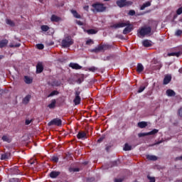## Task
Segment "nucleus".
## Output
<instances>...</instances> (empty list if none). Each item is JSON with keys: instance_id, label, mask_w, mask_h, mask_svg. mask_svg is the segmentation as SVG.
I'll return each mask as SVG.
<instances>
[{"instance_id": "19", "label": "nucleus", "mask_w": 182, "mask_h": 182, "mask_svg": "<svg viewBox=\"0 0 182 182\" xmlns=\"http://www.w3.org/2000/svg\"><path fill=\"white\" fill-rule=\"evenodd\" d=\"M71 14H73V17L76 19L82 18V16L77 13L76 10H71Z\"/></svg>"}, {"instance_id": "45", "label": "nucleus", "mask_w": 182, "mask_h": 182, "mask_svg": "<svg viewBox=\"0 0 182 182\" xmlns=\"http://www.w3.org/2000/svg\"><path fill=\"white\" fill-rule=\"evenodd\" d=\"M145 89H146V87H145V86H141V87L139 88L138 92H139V93H141V92H144Z\"/></svg>"}, {"instance_id": "28", "label": "nucleus", "mask_w": 182, "mask_h": 182, "mask_svg": "<svg viewBox=\"0 0 182 182\" xmlns=\"http://www.w3.org/2000/svg\"><path fill=\"white\" fill-rule=\"evenodd\" d=\"M146 126H147V123L146 122H140L138 123V127L140 129H144L146 127Z\"/></svg>"}, {"instance_id": "37", "label": "nucleus", "mask_w": 182, "mask_h": 182, "mask_svg": "<svg viewBox=\"0 0 182 182\" xmlns=\"http://www.w3.org/2000/svg\"><path fill=\"white\" fill-rule=\"evenodd\" d=\"M9 182H20V180L18 178H9Z\"/></svg>"}, {"instance_id": "39", "label": "nucleus", "mask_w": 182, "mask_h": 182, "mask_svg": "<svg viewBox=\"0 0 182 182\" xmlns=\"http://www.w3.org/2000/svg\"><path fill=\"white\" fill-rule=\"evenodd\" d=\"M182 34V31L178 29L176 30V33H175V36H181V35Z\"/></svg>"}, {"instance_id": "12", "label": "nucleus", "mask_w": 182, "mask_h": 182, "mask_svg": "<svg viewBox=\"0 0 182 182\" xmlns=\"http://www.w3.org/2000/svg\"><path fill=\"white\" fill-rule=\"evenodd\" d=\"M126 26L127 27L125 28H124V30L122 31V33L124 35H127V34L129 33L130 32H132V27L131 24Z\"/></svg>"}, {"instance_id": "40", "label": "nucleus", "mask_w": 182, "mask_h": 182, "mask_svg": "<svg viewBox=\"0 0 182 182\" xmlns=\"http://www.w3.org/2000/svg\"><path fill=\"white\" fill-rule=\"evenodd\" d=\"M52 161H53V162H55V163H58V161H59V159H58V156H53L52 157Z\"/></svg>"}, {"instance_id": "24", "label": "nucleus", "mask_w": 182, "mask_h": 182, "mask_svg": "<svg viewBox=\"0 0 182 182\" xmlns=\"http://www.w3.org/2000/svg\"><path fill=\"white\" fill-rule=\"evenodd\" d=\"M24 81H25L26 84L30 85V84L32 83L33 79L31 77H28V76H25L24 77Z\"/></svg>"}, {"instance_id": "16", "label": "nucleus", "mask_w": 182, "mask_h": 182, "mask_svg": "<svg viewBox=\"0 0 182 182\" xmlns=\"http://www.w3.org/2000/svg\"><path fill=\"white\" fill-rule=\"evenodd\" d=\"M10 172H11V173L13 175H18V174H19L18 167V166H14L12 168H10Z\"/></svg>"}, {"instance_id": "58", "label": "nucleus", "mask_w": 182, "mask_h": 182, "mask_svg": "<svg viewBox=\"0 0 182 182\" xmlns=\"http://www.w3.org/2000/svg\"><path fill=\"white\" fill-rule=\"evenodd\" d=\"M110 149H111V146H107L105 149H106L107 151L109 152Z\"/></svg>"}, {"instance_id": "46", "label": "nucleus", "mask_w": 182, "mask_h": 182, "mask_svg": "<svg viewBox=\"0 0 182 182\" xmlns=\"http://www.w3.org/2000/svg\"><path fill=\"white\" fill-rule=\"evenodd\" d=\"M53 86H55V87L60 86V82L58 81H54L53 82Z\"/></svg>"}, {"instance_id": "29", "label": "nucleus", "mask_w": 182, "mask_h": 182, "mask_svg": "<svg viewBox=\"0 0 182 182\" xmlns=\"http://www.w3.org/2000/svg\"><path fill=\"white\" fill-rule=\"evenodd\" d=\"M61 20L60 17H58L55 15H53L51 17V21L53 22H59Z\"/></svg>"}, {"instance_id": "60", "label": "nucleus", "mask_w": 182, "mask_h": 182, "mask_svg": "<svg viewBox=\"0 0 182 182\" xmlns=\"http://www.w3.org/2000/svg\"><path fill=\"white\" fill-rule=\"evenodd\" d=\"M3 58H4V55H0V60H2Z\"/></svg>"}, {"instance_id": "18", "label": "nucleus", "mask_w": 182, "mask_h": 182, "mask_svg": "<svg viewBox=\"0 0 182 182\" xmlns=\"http://www.w3.org/2000/svg\"><path fill=\"white\" fill-rule=\"evenodd\" d=\"M9 44V40L3 39L0 41V48H5Z\"/></svg>"}, {"instance_id": "36", "label": "nucleus", "mask_w": 182, "mask_h": 182, "mask_svg": "<svg viewBox=\"0 0 182 182\" xmlns=\"http://www.w3.org/2000/svg\"><path fill=\"white\" fill-rule=\"evenodd\" d=\"M159 130L156 129H153L152 131H150L148 132L149 135H154L158 134Z\"/></svg>"}, {"instance_id": "13", "label": "nucleus", "mask_w": 182, "mask_h": 182, "mask_svg": "<svg viewBox=\"0 0 182 182\" xmlns=\"http://www.w3.org/2000/svg\"><path fill=\"white\" fill-rule=\"evenodd\" d=\"M60 172L53 171L52 172H50L49 176L51 178H56L58 176H60Z\"/></svg>"}, {"instance_id": "43", "label": "nucleus", "mask_w": 182, "mask_h": 182, "mask_svg": "<svg viewBox=\"0 0 182 182\" xmlns=\"http://www.w3.org/2000/svg\"><path fill=\"white\" fill-rule=\"evenodd\" d=\"M37 48L38 50H42L44 48V46L42 43H39L37 45Z\"/></svg>"}, {"instance_id": "22", "label": "nucleus", "mask_w": 182, "mask_h": 182, "mask_svg": "<svg viewBox=\"0 0 182 182\" xmlns=\"http://www.w3.org/2000/svg\"><path fill=\"white\" fill-rule=\"evenodd\" d=\"M166 95L168 97H175L176 95V93L173 90L168 89L166 90Z\"/></svg>"}, {"instance_id": "49", "label": "nucleus", "mask_w": 182, "mask_h": 182, "mask_svg": "<svg viewBox=\"0 0 182 182\" xmlns=\"http://www.w3.org/2000/svg\"><path fill=\"white\" fill-rule=\"evenodd\" d=\"M97 70V68H95V67H91V68H89V70L91 71V72H92V73H95V71H96Z\"/></svg>"}, {"instance_id": "8", "label": "nucleus", "mask_w": 182, "mask_h": 182, "mask_svg": "<svg viewBox=\"0 0 182 182\" xmlns=\"http://www.w3.org/2000/svg\"><path fill=\"white\" fill-rule=\"evenodd\" d=\"M127 4H129V5H132V1L124 2V1H122L121 0H118L116 1L117 6H118L119 8H124L127 5Z\"/></svg>"}, {"instance_id": "20", "label": "nucleus", "mask_w": 182, "mask_h": 182, "mask_svg": "<svg viewBox=\"0 0 182 182\" xmlns=\"http://www.w3.org/2000/svg\"><path fill=\"white\" fill-rule=\"evenodd\" d=\"M151 5V1H147L145 4H143L141 7H140V10L141 11H144L146 8L150 7Z\"/></svg>"}, {"instance_id": "57", "label": "nucleus", "mask_w": 182, "mask_h": 182, "mask_svg": "<svg viewBox=\"0 0 182 182\" xmlns=\"http://www.w3.org/2000/svg\"><path fill=\"white\" fill-rule=\"evenodd\" d=\"M84 9L86 11H89V9H90V6H89V5H87V6H84Z\"/></svg>"}, {"instance_id": "34", "label": "nucleus", "mask_w": 182, "mask_h": 182, "mask_svg": "<svg viewBox=\"0 0 182 182\" xmlns=\"http://www.w3.org/2000/svg\"><path fill=\"white\" fill-rule=\"evenodd\" d=\"M59 94L58 91L57 90H53L51 93H50L48 95V97H53L55 95H58Z\"/></svg>"}, {"instance_id": "56", "label": "nucleus", "mask_w": 182, "mask_h": 182, "mask_svg": "<svg viewBox=\"0 0 182 182\" xmlns=\"http://www.w3.org/2000/svg\"><path fill=\"white\" fill-rule=\"evenodd\" d=\"M114 182H123V179L122 178H115Z\"/></svg>"}, {"instance_id": "17", "label": "nucleus", "mask_w": 182, "mask_h": 182, "mask_svg": "<svg viewBox=\"0 0 182 182\" xmlns=\"http://www.w3.org/2000/svg\"><path fill=\"white\" fill-rule=\"evenodd\" d=\"M142 45H143L144 47H146V48L151 47L152 46L151 41H150V40H144L142 41Z\"/></svg>"}, {"instance_id": "44", "label": "nucleus", "mask_w": 182, "mask_h": 182, "mask_svg": "<svg viewBox=\"0 0 182 182\" xmlns=\"http://www.w3.org/2000/svg\"><path fill=\"white\" fill-rule=\"evenodd\" d=\"M91 44H94V41L92 39L87 40L86 45L90 46Z\"/></svg>"}, {"instance_id": "7", "label": "nucleus", "mask_w": 182, "mask_h": 182, "mask_svg": "<svg viewBox=\"0 0 182 182\" xmlns=\"http://www.w3.org/2000/svg\"><path fill=\"white\" fill-rule=\"evenodd\" d=\"M130 26V22L128 21L127 23H114L112 26V28H114L115 29L117 28H124L125 26Z\"/></svg>"}, {"instance_id": "5", "label": "nucleus", "mask_w": 182, "mask_h": 182, "mask_svg": "<svg viewBox=\"0 0 182 182\" xmlns=\"http://www.w3.org/2000/svg\"><path fill=\"white\" fill-rule=\"evenodd\" d=\"M151 28L150 26H148V27H144L139 29V34L141 37H144L146 35H149V33H151Z\"/></svg>"}, {"instance_id": "33", "label": "nucleus", "mask_w": 182, "mask_h": 182, "mask_svg": "<svg viewBox=\"0 0 182 182\" xmlns=\"http://www.w3.org/2000/svg\"><path fill=\"white\" fill-rule=\"evenodd\" d=\"M6 23L7 25H9V26H15V23L13 22L11 19L7 18L6 20Z\"/></svg>"}, {"instance_id": "59", "label": "nucleus", "mask_w": 182, "mask_h": 182, "mask_svg": "<svg viewBox=\"0 0 182 182\" xmlns=\"http://www.w3.org/2000/svg\"><path fill=\"white\" fill-rule=\"evenodd\" d=\"M176 160H182V156L176 158Z\"/></svg>"}, {"instance_id": "30", "label": "nucleus", "mask_w": 182, "mask_h": 182, "mask_svg": "<svg viewBox=\"0 0 182 182\" xmlns=\"http://www.w3.org/2000/svg\"><path fill=\"white\" fill-rule=\"evenodd\" d=\"M181 55H182V53L181 51L177 52V53H168V56H176L177 58H178Z\"/></svg>"}, {"instance_id": "63", "label": "nucleus", "mask_w": 182, "mask_h": 182, "mask_svg": "<svg viewBox=\"0 0 182 182\" xmlns=\"http://www.w3.org/2000/svg\"><path fill=\"white\" fill-rule=\"evenodd\" d=\"M176 182H182L181 180H179V181H176Z\"/></svg>"}, {"instance_id": "9", "label": "nucleus", "mask_w": 182, "mask_h": 182, "mask_svg": "<svg viewBox=\"0 0 182 182\" xmlns=\"http://www.w3.org/2000/svg\"><path fill=\"white\" fill-rule=\"evenodd\" d=\"M171 79H172V77L171 75H166L165 76V77H164L163 85H168L170 83V82L171 81Z\"/></svg>"}, {"instance_id": "51", "label": "nucleus", "mask_w": 182, "mask_h": 182, "mask_svg": "<svg viewBox=\"0 0 182 182\" xmlns=\"http://www.w3.org/2000/svg\"><path fill=\"white\" fill-rule=\"evenodd\" d=\"M1 139H2L3 141H9V137L6 136H3L1 137Z\"/></svg>"}, {"instance_id": "54", "label": "nucleus", "mask_w": 182, "mask_h": 182, "mask_svg": "<svg viewBox=\"0 0 182 182\" xmlns=\"http://www.w3.org/2000/svg\"><path fill=\"white\" fill-rule=\"evenodd\" d=\"M32 122V119H26V125H29Z\"/></svg>"}, {"instance_id": "41", "label": "nucleus", "mask_w": 182, "mask_h": 182, "mask_svg": "<svg viewBox=\"0 0 182 182\" xmlns=\"http://www.w3.org/2000/svg\"><path fill=\"white\" fill-rule=\"evenodd\" d=\"M136 14V11L134 10H129V13H128V15L129 16H134Z\"/></svg>"}, {"instance_id": "64", "label": "nucleus", "mask_w": 182, "mask_h": 182, "mask_svg": "<svg viewBox=\"0 0 182 182\" xmlns=\"http://www.w3.org/2000/svg\"><path fill=\"white\" fill-rule=\"evenodd\" d=\"M181 53H182V47H181Z\"/></svg>"}, {"instance_id": "1", "label": "nucleus", "mask_w": 182, "mask_h": 182, "mask_svg": "<svg viewBox=\"0 0 182 182\" xmlns=\"http://www.w3.org/2000/svg\"><path fill=\"white\" fill-rule=\"evenodd\" d=\"M92 11L93 13H104L106 11L107 7L105 6L104 4L100 2H95V4H92Z\"/></svg>"}, {"instance_id": "52", "label": "nucleus", "mask_w": 182, "mask_h": 182, "mask_svg": "<svg viewBox=\"0 0 182 182\" xmlns=\"http://www.w3.org/2000/svg\"><path fill=\"white\" fill-rule=\"evenodd\" d=\"M148 178L149 180V182H156V178H155L148 176Z\"/></svg>"}, {"instance_id": "27", "label": "nucleus", "mask_w": 182, "mask_h": 182, "mask_svg": "<svg viewBox=\"0 0 182 182\" xmlns=\"http://www.w3.org/2000/svg\"><path fill=\"white\" fill-rule=\"evenodd\" d=\"M86 33L88 35H94V34H96L97 33V31H96L95 29H93V28H90V29L86 30Z\"/></svg>"}, {"instance_id": "31", "label": "nucleus", "mask_w": 182, "mask_h": 182, "mask_svg": "<svg viewBox=\"0 0 182 182\" xmlns=\"http://www.w3.org/2000/svg\"><path fill=\"white\" fill-rule=\"evenodd\" d=\"M123 150L125 151H129L132 150V146H130L129 144L126 143L123 148Z\"/></svg>"}, {"instance_id": "6", "label": "nucleus", "mask_w": 182, "mask_h": 182, "mask_svg": "<svg viewBox=\"0 0 182 182\" xmlns=\"http://www.w3.org/2000/svg\"><path fill=\"white\" fill-rule=\"evenodd\" d=\"M80 91L78 90H75V99L73 100V102L75 105H78L80 104V102L82 101V98H80Z\"/></svg>"}, {"instance_id": "26", "label": "nucleus", "mask_w": 182, "mask_h": 182, "mask_svg": "<svg viewBox=\"0 0 182 182\" xmlns=\"http://www.w3.org/2000/svg\"><path fill=\"white\" fill-rule=\"evenodd\" d=\"M146 159L153 161H157L158 159L157 156L154 155H146Z\"/></svg>"}, {"instance_id": "32", "label": "nucleus", "mask_w": 182, "mask_h": 182, "mask_svg": "<svg viewBox=\"0 0 182 182\" xmlns=\"http://www.w3.org/2000/svg\"><path fill=\"white\" fill-rule=\"evenodd\" d=\"M41 28L43 32H47L50 29L49 26L46 25L41 26Z\"/></svg>"}, {"instance_id": "38", "label": "nucleus", "mask_w": 182, "mask_h": 182, "mask_svg": "<svg viewBox=\"0 0 182 182\" xmlns=\"http://www.w3.org/2000/svg\"><path fill=\"white\" fill-rule=\"evenodd\" d=\"M138 136L139 138H141V137H144L146 136H149V132H143V133H139Z\"/></svg>"}, {"instance_id": "4", "label": "nucleus", "mask_w": 182, "mask_h": 182, "mask_svg": "<svg viewBox=\"0 0 182 182\" xmlns=\"http://www.w3.org/2000/svg\"><path fill=\"white\" fill-rule=\"evenodd\" d=\"M48 126H56L58 127H61L63 126V121L60 118H54L48 122Z\"/></svg>"}, {"instance_id": "50", "label": "nucleus", "mask_w": 182, "mask_h": 182, "mask_svg": "<svg viewBox=\"0 0 182 182\" xmlns=\"http://www.w3.org/2000/svg\"><path fill=\"white\" fill-rule=\"evenodd\" d=\"M177 114H178V116L182 117V107H180V109H178V112H177Z\"/></svg>"}, {"instance_id": "15", "label": "nucleus", "mask_w": 182, "mask_h": 182, "mask_svg": "<svg viewBox=\"0 0 182 182\" xmlns=\"http://www.w3.org/2000/svg\"><path fill=\"white\" fill-rule=\"evenodd\" d=\"M87 136V134L85 132H79L78 134H77V139H85Z\"/></svg>"}, {"instance_id": "42", "label": "nucleus", "mask_w": 182, "mask_h": 182, "mask_svg": "<svg viewBox=\"0 0 182 182\" xmlns=\"http://www.w3.org/2000/svg\"><path fill=\"white\" fill-rule=\"evenodd\" d=\"M20 46H21L20 43H17V44H15V45L10 44V45H9V48H19Z\"/></svg>"}, {"instance_id": "14", "label": "nucleus", "mask_w": 182, "mask_h": 182, "mask_svg": "<svg viewBox=\"0 0 182 182\" xmlns=\"http://www.w3.org/2000/svg\"><path fill=\"white\" fill-rule=\"evenodd\" d=\"M11 157V153L10 152H6L5 154H2L1 155V160H8Z\"/></svg>"}, {"instance_id": "2", "label": "nucleus", "mask_w": 182, "mask_h": 182, "mask_svg": "<svg viewBox=\"0 0 182 182\" xmlns=\"http://www.w3.org/2000/svg\"><path fill=\"white\" fill-rule=\"evenodd\" d=\"M73 44H75V40L72 38L71 36H65L61 41V46L63 48H70Z\"/></svg>"}, {"instance_id": "55", "label": "nucleus", "mask_w": 182, "mask_h": 182, "mask_svg": "<svg viewBox=\"0 0 182 182\" xmlns=\"http://www.w3.org/2000/svg\"><path fill=\"white\" fill-rule=\"evenodd\" d=\"M71 171L78 172V171H80V168H72Z\"/></svg>"}, {"instance_id": "48", "label": "nucleus", "mask_w": 182, "mask_h": 182, "mask_svg": "<svg viewBox=\"0 0 182 182\" xmlns=\"http://www.w3.org/2000/svg\"><path fill=\"white\" fill-rule=\"evenodd\" d=\"M182 14V7H180L178 9L176 10V14L181 15Z\"/></svg>"}, {"instance_id": "3", "label": "nucleus", "mask_w": 182, "mask_h": 182, "mask_svg": "<svg viewBox=\"0 0 182 182\" xmlns=\"http://www.w3.org/2000/svg\"><path fill=\"white\" fill-rule=\"evenodd\" d=\"M112 48V46L109 45V44H100V46H98V47H96L95 48L92 50V53H97L100 51H105V50H109L111 48Z\"/></svg>"}, {"instance_id": "53", "label": "nucleus", "mask_w": 182, "mask_h": 182, "mask_svg": "<svg viewBox=\"0 0 182 182\" xmlns=\"http://www.w3.org/2000/svg\"><path fill=\"white\" fill-rule=\"evenodd\" d=\"M105 139V136H102V137H100L99 139L97 141L98 143L102 142Z\"/></svg>"}, {"instance_id": "25", "label": "nucleus", "mask_w": 182, "mask_h": 182, "mask_svg": "<svg viewBox=\"0 0 182 182\" xmlns=\"http://www.w3.org/2000/svg\"><path fill=\"white\" fill-rule=\"evenodd\" d=\"M56 106V100H53L51 103H50L48 105V107L50 109H55Z\"/></svg>"}, {"instance_id": "21", "label": "nucleus", "mask_w": 182, "mask_h": 182, "mask_svg": "<svg viewBox=\"0 0 182 182\" xmlns=\"http://www.w3.org/2000/svg\"><path fill=\"white\" fill-rule=\"evenodd\" d=\"M144 67L143 64L139 63L136 65V72L137 73H141L144 71Z\"/></svg>"}, {"instance_id": "11", "label": "nucleus", "mask_w": 182, "mask_h": 182, "mask_svg": "<svg viewBox=\"0 0 182 182\" xmlns=\"http://www.w3.org/2000/svg\"><path fill=\"white\" fill-rule=\"evenodd\" d=\"M69 68H72L73 69H75V70H80L82 68V67L81 65H80L77 63H70Z\"/></svg>"}, {"instance_id": "23", "label": "nucleus", "mask_w": 182, "mask_h": 182, "mask_svg": "<svg viewBox=\"0 0 182 182\" xmlns=\"http://www.w3.org/2000/svg\"><path fill=\"white\" fill-rule=\"evenodd\" d=\"M31 97V96L30 95H26L25 98L23 99V101H22L23 104L28 105L30 102Z\"/></svg>"}, {"instance_id": "62", "label": "nucleus", "mask_w": 182, "mask_h": 182, "mask_svg": "<svg viewBox=\"0 0 182 182\" xmlns=\"http://www.w3.org/2000/svg\"><path fill=\"white\" fill-rule=\"evenodd\" d=\"M120 1L122 2H127V1H126L127 0H120Z\"/></svg>"}, {"instance_id": "35", "label": "nucleus", "mask_w": 182, "mask_h": 182, "mask_svg": "<svg viewBox=\"0 0 182 182\" xmlns=\"http://www.w3.org/2000/svg\"><path fill=\"white\" fill-rule=\"evenodd\" d=\"M83 81H84V75H81V77L77 79L76 82L80 85L82 83Z\"/></svg>"}, {"instance_id": "61", "label": "nucleus", "mask_w": 182, "mask_h": 182, "mask_svg": "<svg viewBox=\"0 0 182 182\" xmlns=\"http://www.w3.org/2000/svg\"><path fill=\"white\" fill-rule=\"evenodd\" d=\"M179 73L182 74V68L179 70Z\"/></svg>"}, {"instance_id": "10", "label": "nucleus", "mask_w": 182, "mask_h": 182, "mask_svg": "<svg viewBox=\"0 0 182 182\" xmlns=\"http://www.w3.org/2000/svg\"><path fill=\"white\" fill-rule=\"evenodd\" d=\"M36 73L37 74H40V73H42L43 71V65L42 63H38L37 66H36Z\"/></svg>"}, {"instance_id": "47", "label": "nucleus", "mask_w": 182, "mask_h": 182, "mask_svg": "<svg viewBox=\"0 0 182 182\" xmlns=\"http://www.w3.org/2000/svg\"><path fill=\"white\" fill-rule=\"evenodd\" d=\"M75 23L77 25L80 26H83L84 23L80 21H78V20H75Z\"/></svg>"}]
</instances>
